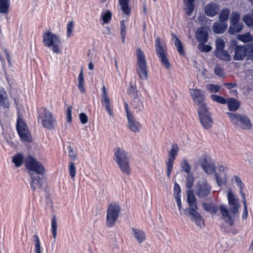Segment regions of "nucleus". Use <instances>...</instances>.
<instances>
[{"label":"nucleus","mask_w":253,"mask_h":253,"mask_svg":"<svg viewBox=\"0 0 253 253\" xmlns=\"http://www.w3.org/2000/svg\"><path fill=\"white\" fill-rule=\"evenodd\" d=\"M31 181L30 182V187L33 191L37 190H40L42 188V182L40 177L38 174H31Z\"/></svg>","instance_id":"6ab92c4d"},{"label":"nucleus","mask_w":253,"mask_h":253,"mask_svg":"<svg viewBox=\"0 0 253 253\" xmlns=\"http://www.w3.org/2000/svg\"><path fill=\"white\" fill-rule=\"evenodd\" d=\"M132 105L136 112H139L143 110L144 105L143 101L138 97H135L132 102Z\"/></svg>","instance_id":"c85d7f7f"},{"label":"nucleus","mask_w":253,"mask_h":253,"mask_svg":"<svg viewBox=\"0 0 253 253\" xmlns=\"http://www.w3.org/2000/svg\"><path fill=\"white\" fill-rule=\"evenodd\" d=\"M194 183V178L192 174H188L186 179V186L190 189L192 187Z\"/></svg>","instance_id":"6e6d98bb"},{"label":"nucleus","mask_w":253,"mask_h":253,"mask_svg":"<svg viewBox=\"0 0 253 253\" xmlns=\"http://www.w3.org/2000/svg\"><path fill=\"white\" fill-rule=\"evenodd\" d=\"M243 203L244 204V211H243L242 218L243 219H246L248 216V210L245 197H244V198H243Z\"/></svg>","instance_id":"052dcab7"},{"label":"nucleus","mask_w":253,"mask_h":253,"mask_svg":"<svg viewBox=\"0 0 253 253\" xmlns=\"http://www.w3.org/2000/svg\"><path fill=\"white\" fill-rule=\"evenodd\" d=\"M198 114L201 124L205 129H209L212 126V120L207 107L202 106L198 109Z\"/></svg>","instance_id":"1a4fd4ad"},{"label":"nucleus","mask_w":253,"mask_h":253,"mask_svg":"<svg viewBox=\"0 0 253 253\" xmlns=\"http://www.w3.org/2000/svg\"><path fill=\"white\" fill-rule=\"evenodd\" d=\"M228 168L223 165H219L218 166L215 171H217L218 173H222V172H226Z\"/></svg>","instance_id":"e2e57ef3"},{"label":"nucleus","mask_w":253,"mask_h":253,"mask_svg":"<svg viewBox=\"0 0 253 253\" xmlns=\"http://www.w3.org/2000/svg\"><path fill=\"white\" fill-rule=\"evenodd\" d=\"M38 122L41 123L44 127L52 129L55 127L56 120L51 112L46 108H43L40 110Z\"/></svg>","instance_id":"7ed1b4c3"},{"label":"nucleus","mask_w":253,"mask_h":253,"mask_svg":"<svg viewBox=\"0 0 253 253\" xmlns=\"http://www.w3.org/2000/svg\"><path fill=\"white\" fill-rule=\"evenodd\" d=\"M230 14V11L227 8H224L221 10L219 14V19L220 22H225L227 21Z\"/></svg>","instance_id":"473e14b6"},{"label":"nucleus","mask_w":253,"mask_h":253,"mask_svg":"<svg viewBox=\"0 0 253 253\" xmlns=\"http://www.w3.org/2000/svg\"><path fill=\"white\" fill-rule=\"evenodd\" d=\"M12 162L17 167L21 166L23 163V157L21 154H18L13 157Z\"/></svg>","instance_id":"de8ad7c7"},{"label":"nucleus","mask_w":253,"mask_h":253,"mask_svg":"<svg viewBox=\"0 0 253 253\" xmlns=\"http://www.w3.org/2000/svg\"><path fill=\"white\" fill-rule=\"evenodd\" d=\"M127 119L129 128L133 132H138L140 129L141 124L136 121L133 115L128 114Z\"/></svg>","instance_id":"f3484780"},{"label":"nucleus","mask_w":253,"mask_h":253,"mask_svg":"<svg viewBox=\"0 0 253 253\" xmlns=\"http://www.w3.org/2000/svg\"><path fill=\"white\" fill-rule=\"evenodd\" d=\"M128 93L129 94L133 96L134 98L135 97H137V91L132 86H130L129 89L128 90Z\"/></svg>","instance_id":"774afa93"},{"label":"nucleus","mask_w":253,"mask_h":253,"mask_svg":"<svg viewBox=\"0 0 253 253\" xmlns=\"http://www.w3.org/2000/svg\"><path fill=\"white\" fill-rule=\"evenodd\" d=\"M214 176L218 186H221L226 184L228 177L226 172L218 173L215 171Z\"/></svg>","instance_id":"393cba45"},{"label":"nucleus","mask_w":253,"mask_h":253,"mask_svg":"<svg viewBox=\"0 0 253 253\" xmlns=\"http://www.w3.org/2000/svg\"><path fill=\"white\" fill-rule=\"evenodd\" d=\"M114 160L118 165L121 170L126 174L130 173L129 156L127 152L120 147L114 149Z\"/></svg>","instance_id":"f257e3e1"},{"label":"nucleus","mask_w":253,"mask_h":253,"mask_svg":"<svg viewBox=\"0 0 253 253\" xmlns=\"http://www.w3.org/2000/svg\"><path fill=\"white\" fill-rule=\"evenodd\" d=\"M190 93L194 102L199 106V108H201L203 105L207 107L204 102L205 95L202 90L198 89H191Z\"/></svg>","instance_id":"ddd939ff"},{"label":"nucleus","mask_w":253,"mask_h":253,"mask_svg":"<svg viewBox=\"0 0 253 253\" xmlns=\"http://www.w3.org/2000/svg\"><path fill=\"white\" fill-rule=\"evenodd\" d=\"M240 19V15L237 12H233L230 18L231 24L239 22Z\"/></svg>","instance_id":"5fc2aeb1"},{"label":"nucleus","mask_w":253,"mask_h":253,"mask_svg":"<svg viewBox=\"0 0 253 253\" xmlns=\"http://www.w3.org/2000/svg\"><path fill=\"white\" fill-rule=\"evenodd\" d=\"M188 213L192 216V220L195 221L197 225L202 227L204 225V220L202 216L197 211V210L188 211Z\"/></svg>","instance_id":"4be33fe9"},{"label":"nucleus","mask_w":253,"mask_h":253,"mask_svg":"<svg viewBox=\"0 0 253 253\" xmlns=\"http://www.w3.org/2000/svg\"><path fill=\"white\" fill-rule=\"evenodd\" d=\"M25 166L29 170L28 173L30 176L32 173V174H42L45 171L43 166L32 157L27 158Z\"/></svg>","instance_id":"6e6552de"},{"label":"nucleus","mask_w":253,"mask_h":253,"mask_svg":"<svg viewBox=\"0 0 253 253\" xmlns=\"http://www.w3.org/2000/svg\"><path fill=\"white\" fill-rule=\"evenodd\" d=\"M179 147L176 144H173L171 146V149L169 153V158L173 160H175L176 156L178 154Z\"/></svg>","instance_id":"c9c22d12"},{"label":"nucleus","mask_w":253,"mask_h":253,"mask_svg":"<svg viewBox=\"0 0 253 253\" xmlns=\"http://www.w3.org/2000/svg\"><path fill=\"white\" fill-rule=\"evenodd\" d=\"M215 55L217 58L226 61H229L231 59L228 52L224 49L215 51Z\"/></svg>","instance_id":"cd10ccee"},{"label":"nucleus","mask_w":253,"mask_h":253,"mask_svg":"<svg viewBox=\"0 0 253 253\" xmlns=\"http://www.w3.org/2000/svg\"><path fill=\"white\" fill-rule=\"evenodd\" d=\"M136 58L137 73L141 79L146 80L148 78V66L144 54L140 48L136 50Z\"/></svg>","instance_id":"39448f33"},{"label":"nucleus","mask_w":253,"mask_h":253,"mask_svg":"<svg viewBox=\"0 0 253 253\" xmlns=\"http://www.w3.org/2000/svg\"><path fill=\"white\" fill-rule=\"evenodd\" d=\"M211 98L214 101L217 102L218 103L224 104L226 103V100L223 97L218 96L217 95H211Z\"/></svg>","instance_id":"864d4df0"},{"label":"nucleus","mask_w":253,"mask_h":253,"mask_svg":"<svg viewBox=\"0 0 253 253\" xmlns=\"http://www.w3.org/2000/svg\"><path fill=\"white\" fill-rule=\"evenodd\" d=\"M111 17V12L110 11H108L103 15L102 19L105 23H108L110 21Z\"/></svg>","instance_id":"bf43d9fd"},{"label":"nucleus","mask_w":253,"mask_h":253,"mask_svg":"<svg viewBox=\"0 0 253 253\" xmlns=\"http://www.w3.org/2000/svg\"><path fill=\"white\" fill-rule=\"evenodd\" d=\"M246 56V48L244 45L237 46L235 48V53L233 59L235 60H242Z\"/></svg>","instance_id":"412c9836"},{"label":"nucleus","mask_w":253,"mask_h":253,"mask_svg":"<svg viewBox=\"0 0 253 253\" xmlns=\"http://www.w3.org/2000/svg\"><path fill=\"white\" fill-rule=\"evenodd\" d=\"M72 107L71 106L68 107L66 113V119L67 121L69 123H70L72 121Z\"/></svg>","instance_id":"69168bd1"},{"label":"nucleus","mask_w":253,"mask_h":253,"mask_svg":"<svg viewBox=\"0 0 253 253\" xmlns=\"http://www.w3.org/2000/svg\"><path fill=\"white\" fill-rule=\"evenodd\" d=\"M186 5L187 6V13L188 15H190L194 10L193 4V3H186Z\"/></svg>","instance_id":"338daca9"},{"label":"nucleus","mask_w":253,"mask_h":253,"mask_svg":"<svg viewBox=\"0 0 253 253\" xmlns=\"http://www.w3.org/2000/svg\"><path fill=\"white\" fill-rule=\"evenodd\" d=\"M175 160L168 159L166 162L167 176L169 177L173 169V165Z\"/></svg>","instance_id":"49530a36"},{"label":"nucleus","mask_w":253,"mask_h":253,"mask_svg":"<svg viewBox=\"0 0 253 253\" xmlns=\"http://www.w3.org/2000/svg\"><path fill=\"white\" fill-rule=\"evenodd\" d=\"M128 1L129 0H119V1L122 10L127 15H129L131 12L130 8L128 7Z\"/></svg>","instance_id":"72a5a7b5"},{"label":"nucleus","mask_w":253,"mask_h":253,"mask_svg":"<svg viewBox=\"0 0 253 253\" xmlns=\"http://www.w3.org/2000/svg\"><path fill=\"white\" fill-rule=\"evenodd\" d=\"M74 28V22L70 21L67 25V36L68 37H69L72 35Z\"/></svg>","instance_id":"13d9d810"},{"label":"nucleus","mask_w":253,"mask_h":253,"mask_svg":"<svg viewBox=\"0 0 253 253\" xmlns=\"http://www.w3.org/2000/svg\"><path fill=\"white\" fill-rule=\"evenodd\" d=\"M219 209L221 215L222 219L228 224L232 226L234 223L235 214L238 211H234L232 208L228 209L226 206L221 205Z\"/></svg>","instance_id":"9d476101"},{"label":"nucleus","mask_w":253,"mask_h":253,"mask_svg":"<svg viewBox=\"0 0 253 253\" xmlns=\"http://www.w3.org/2000/svg\"><path fill=\"white\" fill-rule=\"evenodd\" d=\"M238 39L243 42H248L253 41V36L250 32H247L245 34L239 35L238 36Z\"/></svg>","instance_id":"ea45409f"},{"label":"nucleus","mask_w":253,"mask_h":253,"mask_svg":"<svg viewBox=\"0 0 253 253\" xmlns=\"http://www.w3.org/2000/svg\"><path fill=\"white\" fill-rule=\"evenodd\" d=\"M245 24L248 27H253V16L251 14H246L243 17Z\"/></svg>","instance_id":"37998d69"},{"label":"nucleus","mask_w":253,"mask_h":253,"mask_svg":"<svg viewBox=\"0 0 253 253\" xmlns=\"http://www.w3.org/2000/svg\"><path fill=\"white\" fill-rule=\"evenodd\" d=\"M208 27H201L197 29L196 32V38L199 41L205 43L208 40Z\"/></svg>","instance_id":"dca6fc26"},{"label":"nucleus","mask_w":253,"mask_h":253,"mask_svg":"<svg viewBox=\"0 0 253 253\" xmlns=\"http://www.w3.org/2000/svg\"><path fill=\"white\" fill-rule=\"evenodd\" d=\"M211 191V187L205 179L199 181L195 188V193L199 198L208 196Z\"/></svg>","instance_id":"f8f14e48"},{"label":"nucleus","mask_w":253,"mask_h":253,"mask_svg":"<svg viewBox=\"0 0 253 253\" xmlns=\"http://www.w3.org/2000/svg\"><path fill=\"white\" fill-rule=\"evenodd\" d=\"M198 48L201 51L204 52H208L211 50L212 47L210 45L204 44L203 42H201L198 44Z\"/></svg>","instance_id":"603ef678"},{"label":"nucleus","mask_w":253,"mask_h":253,"mask_svg":"<svg viewBox=\"0 0 253 253\" xmlns=\"http://www.w3.org/2000/svg\"><path fill=\"white\" fill-rule=\"evenodd\" d=\"M215 74L219 77H223L224 75L223 69L220 68L219 66H216L214 68Z\"/></svg>","instance_id":"680f3d73"},{"label":"nucleus","mask_w":253,"mask_h":253,"mask_svg":"<svg viewBox=\"0 0 253 253\" xmlns=\"http://www.w3.org/2000/svg\"><path fill=\"white\" fill-rule=\"evenodd\" d=\"M121 207L117 203L110 204L107 209L106 214V225L109 227H113L120 213Z\"/></svg>","instance_id":"423d86ee"},{"label":"nucleus","mask_w":253,"mask_h":253,"mask_svg":"<svg viewBox=\"0 0 253 253\" xmlns=\"http://www.w3.org/2000/svg\"><path fill=\"white\" fill-rule=\"evenodd\" d=\"M155 47L158 57L160 59L163 65L167 69L170 67V63L167 57V49L165 44L159 37L155 40Z\"/></svg>","instance_id":"0eeeda50"},{"label":"nucleus","mask_w":253,"mask_h":253,"mask_svg":"<svg viewBox=\"0 0 253 253\" xmlns=\"http://www.w3.org/2000/svg\"><path fill=\"white\" fill-rule=\"evenodd\" d=\"M126 35V25L125 21L123 20L121 22V36L123 42H125V37Z\"/></svg>","instance_id":"3c124183"},{"label":"nucleus","mask_w":253,"mask_h":253,"mask_svg":"<svg viewBox=\"0 0 253 253\" xmlns=\"http://www.w3.org/2000/svg\"><path fill=\"white\" fill-rule=\"evenodd\" d=\"M218 10V5L214 2H210L204 7L205 14L210 17H213L216 15Z\"/></svg>","instance_id":"a211bd4d"},{"label":"nucleus","mask_w":253,"mask_h":253,"mask_svg":"<svg viewBox=\"0 0 253 253\" xmlns=\"http://www.w3.org/2000/svg\"><path fill=\"white\" fill-rule=\"evenodd\" d=\"M216 49L215 51H219L223 49L225 45V42L223 40L220 38L215 40Z\"/></svg>","instance_id":"a18cd8bd"},{"label":"nucleus","mask_w":253,"mask_h":253,"mask_svg":"<svg viewBox=\"0 0 253 253\" xmlns=\"http://www.w3.org/2000/svg\"><path fill=\"white\" fill-rule=\"evenodd\" d=\"M132 234L139 243H141L146 239L145 233L139 229L132 228Z\"/></svg>","instance_id":"a878e982"},{"label":"nucleus","mask_w":253,"mask_h":253,"mask_svg":"<svg viewBox=\"0 0 253 253\" xmlns=\"http://www.w3.org/2000/svg\"><path fill=\"white\" fill-rule=\"evenodd\" d=\"M101 104L104 106L110 116H113V112L110 107V99L108 96L107 91L104 85L102 89Z\"/></svg>","instance_id":"4468645a"},{"label":"nucleus","mask_w":253,"mask_h":253,"mask_svg":"<svg viewBox=\"0 0 253 253\" xmlns=\"http://www.w3.org/2000/svg\"><path fill=\"white\" fill-rule=\"evenodd\" d=\"M187 201L189 209L188 211H191L192 210H197L198 207L196 205V199L194 194L193 191L191 190H188L187 191Z\"/></svg>","instance_id":"aec40b11"},{"label":"nucleus","mask_w":253,"mask_h":253,"mask_svg":"<svg viewBox=\"0 0 253 253\" xmlns=\"http://www.w3.org/2000/svg\"><path fill=\"white\" fill-rule=\"evenodd\" d=\"M231 181L237 184V185L239 187L240 193L241 195L242 198H244L245 196L244 193L243 192L244 184L242 181L241 178L237 175H234L232 178Z\"/></svg>","instance_id":"7c9ffc66"},{"label":"nucleus","mask_w":253,"mask_h":253,"mask_svg":"<svg viewBox=\"0 0 253 253\" xmlns=\"http://www.w3.org/2000/svg\"><path fill=\"white\" fill-rule=\"evenodd\" d=\"M206 88L211 93H216L219 90L220 86L218 85L208 84L206 85Z\"/></svg>","instance_id":"09e8293b"},{"label":"nucleus","mask_w":253,"mask_h":253,"mask_svg":"<svg viewBox=\"0 0 253 253\" xmlns=\"http://www.w3.org/2000/svg\"><path fill=\"white\" fill-rule=\"evenodd\" d=\"M16 128L20 137L23 141L27 142L32 141V137L27 125L20 118L17 120Z\"/></svg>","instance_id":"9b49d317"},{"label":"nucleus","mask_w":253,"mask_h":253,"mask_svg":"<svg viewBox=\"0 0 253 253\" xmlns=\"http://www.w3.org/2000/svg\"><path fill=\"white\" fill-rule=\"evenodd\" d=\"M202 205L204 210L212 214H215L217 211V207L214 204H208L206 203H203Z\"/></svg>","instance_id":"f704fd0d"},{"label":"nucleus","mask_w":253,"mask_h":253,"mask_svg":"<svg viewBox=\"0 0 253 253\" xmlns=\"http://www.w3.org/2000/svg\"><path fill=\"white\" fill-rule=\"evenodd\" d=\"M0 104L4 108H9L10 103L7 93L3 88H0Z\"/></svg>","instance_id":"b1692460"},{"label":"nucleus","mask_w":253,"mask_h":253,"mask_svg":"<svg viewBox=\"0 0 253 253\" xmlns=\"http://www.w3.org/2000/svg\"><path fill=\"white\" fill-rule=\"evenodd\" d=\"M244 46L246 48L247 59H253V44H248Z\"/></svg>","instance_id":"79ce46f5"},{"label":"nucleus","mask_w":253,"mask_h":253,"mask_svg":"<svg viewBox=\"0 0 253 253\" xmlns=\"http://www.w3.org/2000/svg\"><path fill=\"white\" fill-rule=\"evenodd\" d=\"M227 28V24L225 22H216L212 26V30L215 33L222 34Z\"/></svg>","instance_id":"5701e85b"},{"label":"nucleus","mask_w":253,"mask_h":253,"mask_svg":"<svg viewBox=\"0 0 253 253\" xmlns=\"http://www.w3.org/2000/svg\"><path fill=\"white\" fill-rule=\"evenodd\" d=\"M9 6V0H0V13H6L8 12Z\"/></svg>","instance_id":"e433bc0d"},{"label":"nucleus","mask_w":253,"mask_h":253,"mask_svg":"<svg viewBox=\"0 0 253 253\" xmlns=\"http://www.w3.org/2000/svg\"><path fill=\"white\" fill-rule=\"evenodd\" d=\"M171 37L173 41H174V45L176 47L178 52L181 55H183L184 54V52L183 50V45L182 44V43L179 41L178 37L174 33L171 34Z\"/></svg>","instance_id":"c756f323"},{"label":"nucleus","mask_w":253,"mask_h":253,"mask_svg":"<svg viewBox=\"0 0 253 253\" xmlns=\"http://www.w3.org/2000/svg\"><path fill=\"white\" fill-rule=\"evenodd\" d=\"M34 240V252L35 253H42V248L41 246V242L38 236L35 235L33 237Z\"/></svg>","instance_id":"58836bf2"},{"label":"nucleus","mask_w":253,"mask_h":253,"mask_svg":"<svg viewBox=\"0 0 253 253\" xmlns=\"http://www.w3.org/2000/svg\"><path fill=\"white\" fill-rule=\"evenodd\" d=\"M42 38L45 46L50 48L54 53L61 52V40L58 35L47 31L43 34Z\"/></svg>","instance_id":"f03ea898"},{"label":"nucleus","mask_w":253,"mask_h":253,"mask_svg":"<svg viewBox=\"0 0 253 253\" xmlns=\"http://www.w3.org/2000/svg\"><path fill=\"white\" fill-rule=\"evenodd\" d=\"M203 168L208 174H211L213 172L215 173L214 166L211 164L206 163L203 165Z\"/></svg>","instance_id":"c03bdc74"},{"label":"nucleus","mask_w":253,"mask_h":253,"mask_svg":"<svg viewBox=\"0 0 253 253\" xmlns=\"http://www.w3.org/2000/svg\"><path fill=\"white\" fill-rule=\"evenodd\" d=\"M79 118H80V120L81 122L83 124H85L88 122V117H87V115L84 113H81L79 115Z\"/></svg>","instance_id":"0e129e2a"},{"label":"nucleus","mask_w":253,"mask_h":253,"mask_svg":"<svg viewBox=\"0 0 253 253\" xmlns=\"http://www.w3.org/2000/svg\"><path fill=\"white\" fill-rule=\"evenodd\" d=\"M51 226L53 237L54 239H56L57 237V223L56 218L55 216H53L52 218Z\"/></svg>","instance_id":"a19ab883"},{"label":"nucleus","mask_w":253,"mask_h":253,"mask_svg":"<svg viewBox=\"0 0 253 253\" xmlns=\"http://www.w3.org/2000/svg\"><path fill=\"white\" fill-rule=\"evenodd\" d=\"M232 124L243 129H250L252 123L249 118L243 114L236 113H227Z\"/></svg>","instance_id":"20e7f679"},{"label":"nucleus","mask_w":253,"mask_h":253,"mask_svg":"<svg viewBox=\"0 0 253 253\" xmlns=\"http://www.w3.org/2000/svg\"><path fill=\"white\" fill-rule=\"evenodd\" d=\"M180 166L183 171L187 172V173L190 172L191 168L186 160L183 159L182 160L180 163Z\"/></svg>","instance_id":"8fccbe9b"},{"label":"nucleus","mask_w":253,"mask_h":253,"mask_svg":"<svg viewBox=\"0 0 253 253\" xmlns=\"http://www.w3.org/2000/svg\"><path fill=\"white\" fill-rule=\"evenodd\" d=\"M230 111H236L240 106V103L235 99L230 98L227 102Z\"/></svg>","instance_id":"2f4dec72"},{"label":"nucleus","mask_w":253,"mask_h":253,"mask_svg":"<svg viewBox=\"0 0 253 253\" xmlns=\"http://www.w3.org/2000/svg\"><path fill=\"white\" fill-rule=\"evenodd\" d=\"M227 199L230 208H232L234 211H238L240 208L238 200L235 198V195L231 190H228Z\"/></svg>","instance_id":"2eb2a0df"},{"label":"nucleus","mask_w":253,"mask_h":253,"mask_svg":"<svg viewBox=\"0 0 253 253\" xmlns=\"http://www.w3.org/2000/svg\"><path fill=\"white\" fill-rule=\"evenodd\" d=\"M69 173L71 178L74 179V178L76 174V170L75 166V164L73 162H71L70 164Z\"/></svg>","instance_id":"4d7b16f0"},{"label":"nucleus","mask_w":253,"mask_h":253,"mask_svg":"<svg viewBox=\"0 0 253 253\" xmlns=\"http://www.w3.org/2000/svg\"><path fill=\"white\" fill-rule=\"evenodd\" d=\"M244 27V25L242 23L238 22L231 24L229 28L228 29V32L233 35L235 33L240 32Z\"/></svg>","instance_id":"bb28decb"},{"label":"nucleus","mask_w":253,"mask_h":253,"mask_svg":"<svg viewBox=\"0 0 253 253\" xmlns=\"http://www.w3.org/2000/svg\"><path fill=\"white\" fill-rule=\"evenodd\" d=\"M78 88L82 92H84L85 88L84 87V79L83 76V70L81 69L80 73L78 76Z\"/></svg>","instance_id":"4c0bfd02"}]
</instances>
